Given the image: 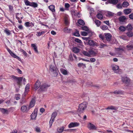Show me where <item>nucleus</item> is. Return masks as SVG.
<instances>
[{
    "instance_id": "nucleus-1",
    "label": "nucleus",
    "mask_w": 133,
    "mask_h": 133,
    "mask_svg": "<svg viewBox=\"0 0 133 133\" xmlns=\"http://www.w3.org/2000/svg\"><path fill=\"white\" fill-rule=\"evenodd\" d=\"M87 103L85 102H83L80 104L79 106V108L77 112L80 113H82L87 108Z\"/></svg>"
},
{
    "instance_id": "nucleus-2",
    "label": "nucleus",
    "mask_w": 133,
    "mask_h": 133,
    "mask_svg": "<svg viewBox=\"0 0 133 133\" xmlns=\"http://www.w3.org/2000/svg\"><path fill=\"white\" fill-rule=\"evenodd\" d=\"M111 67L112 70L115 73L119 74L122 73V70L119 69L118 66L115 64H112Z\"/></svg>"
},
{
    "instance_id": "nucleus-3",
    "label": "nucleus",
    "mask_w": 133,
    "mask_h": 133,
    "mask_svg": "<svg viewBox=\"0 0 133 133\" xmlns=\"http://www.w3.org/2000/svg\"><path fill=\"white\" fill-rule=\"evenodd\" d=\"M50 71L54 74V76H57L58 75V70L55 65L51 64L50 67Z\"/></svg>"
},
{
    "instance_id": "nucleus-4",
    "label": "nucleus",
    "mask_w": 133,
    "mask_h": 133,
    "mask_svg": "<svg viewBox=\"0 0 133 133\" xmlns=\"http://www.w3.org/2000/svg\"><path fill=\"white\" fill-rule=\"evenodd\" d=\"M12 78H13L15 81L17 82V84L19 85L21 84L23 79L22 77H17L14 75L12 76Z\"/></svg>"
},
{
    "instance_id": "nucleus-5",
    "label": "nucleus",
    "mask_w": 133,
    "mask_h": 133,
    "mask_svg": "<svg viewBox=\"0 0 133 133\" xmlns=\"http://www.w3.org/2000/svg\"><path fill=\"white\" fill-rule=\"evenodd\" d=\"M50 86L46 83H44L42 85L40 88L38 90V92L40 93L43 91H45L47 89L48 87Z\"/></svg>"
},
{
    "instance_id": "nucleus-6",
    "label": "nucleus",
    "mask_w": 133,
    "mask_h": 133,
    "mask_svg": "<svg viewBox=\"0 0 133 133\" xmlns=\"http://www.w3.org/2000/svg\"><path fill=\"white\" fill-rule=\"evenodd\" d=\"M25 5L31 6L34 8H37L38 6L36 3L34 2H31L28 0H25Z\"/></svg>"
},
{
    "instance_id": "nucleus-7",
    "label": "nucleus",
    "mask_w": 133,
    "mask_h": 133,
    "mask_svg": "<svg viewBox=\"0 0 133 133\" xmlns=\"http://www.w3.org/2000/svg\"><path fill=\"white\" fill-rule=\"evenodd\" d=\"M122 80L123 83L126 85H128L130 82L129 79L125 76L122 77Z\"/></svg>"
},
{
    "instance_id": "nucleus-8",
    "label": "nucleus",
    "mask_w": 133,
    "mask_h": 133,
    "mask_svg": "<svg viewBox=\"0 0 133 133\" xmlns=\"http://www.w3.org/2000/svg\"><path fill=\"white\" fill-rule=\"evenodd\" d=\"M38 109L35 108L33 112L31 115V119L32 120H35L37 115Z\"/></svg>"
},
{
    "instance_id": "nucleus-9",
    "label": "nucleus",
    "mask_w": 133,
    "mask_h": 133,
    "mask_svg": "<svg viewBox=\"0 0 133 133\" xmlns=\"http://www.w3.org/2000/svg\"><path fill=\"white\" fill-rule=\"evenodd\" d=\"M16 17L17 19L18 20L19 23H21L22 22L21 19L23 18V16L21 14L19 13H16Z\"/></svg>"
},
{
    "instance_id": "nucleus-10",
    "label": "nucleus",
    "mask_w": 133,
    "mask_h": 133,
    "mask_svg": "<svg viewBox=\"0 0 133 133\" xmlns=\"http://www.w3.org/2000/svg\"><path fill=\"white\" fill-rule=\"evenodd\" d=\"M79 124V123L77 122H71L69 124L68 127L69 128H71L78 127Z\"/></svg>"
},
{
    "instance_id": "nucleus-11",
    "label": "nucleus",
    "mask_w": 133,
    "mask_h": 133,
    "mask_svg": "<svg viewBox=\"0 0 133 133\" xmlns=\"http://www.w3.org/2000/svg\"><path fill=\"white\" fill-rule=\"evenodd\" d=\"M41 83L39 80H37L34 86V89L37 90L40 87H41Z\"/></svg>"
},
{
    "instance_id": "nucleus-12",
    "label": "nucleus",
    "mask_w": 133,
    "mask_h": 133,
    "mask_svg": "<svg viewBox=\"0 0 133 133\" xmlns=\"http://www.w3.org/2000/svg\"><path fill=\"white\" fill-rule=\"evenodd\" d=\"M7 50L12 56L14 58H16L18 60L19 59H20L18 56L13 53L8 48L7 49Z\"/></svg>"
},
{
    "instance_id": "nucleus-13",
    "label": "nucleus",
    "mask_w": 133,
    "mask_h": 133,
    "mask_svg": "<svg viewBox=\"0 0 133 133\" xmlns=\"http://www.w3.org/2000/svg\"><path fill=\"white\" fill-rule=\"evenodd\" d=\"M7 50L12 56L14 58H16L18 60L19 59H20L18 56L13 53L8 48L7 49Z\"/></svg>"
},
{
    "instance_id": "nucleus-14",
    "label": "nucleus",
    "mask_w": 133,
    "mask_h": 133,
    "mask_svg": "<svg viewBox=\"0 0 133 133\" xmlns=\"http://www.w3.org/2000/svg\"><path fill=\"white\" fill-rule=\"evenodd\" d=\"M88 127L90 130H96L97 128L93 124L91 123H89L88 124Z\"/></svg>"
},
{
    "instance_id": "nucleus-15",
    "label": "nucleus",
    "mask_w": 133,
    "mask_h": 133,
    "mask_svg": "<svg viewBox=\"0 0 133 133\" xmlns=\"http://www.w3.org/2000/svg\"><path fill=\"white\" fill-rule=\"evenodd\" d=\"M111 36V35L109 33L106 34L105 35V37L106 40L108 41H110Z\"/></svg>"
},
{
    "instance_id": "nucleus-16",
    "label": "nucleus",
    "mask_w": 133,
    "mask_h": 133,
    "mask_svg": "<svg viewBox=\"0 0 133 133\" xmlns=\"http://www.w3.org/2000/svg\"><path fill=\"white\" fill-rule=\"evenodd\" d=\"M113 93L116 95H123L124 93V91L120 90H117L113 92Z\"/></svg>"
},
{
    "instance_id": "nucleus-17",
    "label": "nucleus",
    "mask_w": 133,
    "mask_h": 133,
    "mask_svg": "<svg viewBox=\"0 0 133 133\" xmlns=\"http://www.w3.org/2000/svg\"><path fill=\"white\" fill-rule=\"evenodd\" d=\"M0 111L2 113L5 115H8L9 114V111L6 109L4 108H0Z\"/></svg>"
},
{
    "instance_id": "nucleus-18",
    "label": "nucleus",
    "mask_w": 133,
    "mask_h": 133,
    "mask_svg": "<svg viewBox=\"0 0 133 133\" xmlns=\"http://www.w3.org/2000/svg\"><path fill=\"white\" fill-rule=\"evenodd\" d=\"M31 46L33 48L35 52L37 54H38L39 52L37 50V47L36 45V44L35 43L32 44L31 45Z\"/></svg>"
},
{
    "instance_id": "nucleus-19",
    "label": "nucleus",
    "mask_w": 133,
    "mask_h": 133,
    "mask_svg": "<svg viewBox=\"0 0 133 133\" xmlns=\"http://www.w3.org/2000/svg\"><path fill=\"white\" fill-rule=\"evenodd\" d=\"M88 43L90 46H93L95 45L96 42L92 40H90L88 41Z\"/></svg>"
},
{
    "instance_id": "nucleus-20",
    "label": "nucleus",
    "mask_w": 133,
    "mask_h": 133,
    "mask_svg": "<svg viewBox=\"0 0 133 133\" xmlns=\"http://www.w3.org/2000/svg\"><path fill=\"white\" fill-rule=\"evenodd\" d=\"M117 107H115L112 105H111L110 106L108 107L107 108H106V110H116L118 109Z\"/></svg>"
},
{
    "instance_id": "nucleus-21",
    "label": "nucleus",
    "mask_w": 133,
    "mask_h": 133,
    "mask_svg": "<svg viewBox=\"0 0 133 133\" xmlns=\"http://www.w3.org/2000/svg\"><path fill=\"white\" fill-rule=\"evenodd\" d=\"M126 34L127 36L129 37H132L133 36V32L131 30L128 31Z\"/></svg>"
},
{
    "instance_id": "nucleus-22",
    "label": "nucleus",
    "mask_w": 133,
    "mask_h": 133,
    "mask_svg": "<svg viewBox=\"0 0 133 133\" xmlns=\"http://www.w3.org/2000/svg\"><path fill=\"white\" fill-rule=\"evenodd\" d=\"M108 2L110 4H116L118 2V0H108Z\"/></svg>"
},
{
    "instance_id": "nucleus-23",
    "label": "nucleus",
    "mask_w": 133,
    "mask_h": 133,
    "mask_svg": "<svg viewBox=\"0 0 133 133\" xmlns=\"http://www.w3.org/2000/svg\"><path fill=\"white\" fill-rule=\"evenodd\" d=\"M35 103V99H32L29 105L30 108H32L34 106Z\"/></svg>"
},
{
    "instance_id": "nucleus-24",
    "label": "nucleus",
    "mask_w": 133,
    "mask_h": 133,
    "mask_svg": "<svg viewBox=\"0 0 133 133\" xmlns=\"http://www.w3.org/2000/svg\"><path fill=\"white\" fill-rule=\"evenodd\" d=\"M30 85L29 84H27L25 86V95L26 94H27L30 91Z\"/></svg>"
},
{
    "instance_id": "nucleus-25",
    "label": "nucleus",
    "mask_w": 133,
    "mask_h": 133,
    "mask_svg": "<svg viewBox=\"0 0 133 133\" xmlns=\"http://www.w3.org/2000/svg\"><path fill=\"white\" fill-rule=\"evenodd\" d=\"M55 6L54 5H51L48 6V8L49 10L53 12H54L55 10Z\"/></svg>"
},
{
    "instance_id": "nucleus-26",
    "label": "nucleus",
    "mask_w": 133,
    "mask_h": 133,
    "mask_svg": "<svg viewBox=\"0 0 133 133\" xmlns=\"http://www.w3.org/2000/svg\"><path fill=\"white\" fill-rule=\"evenodd\" d=\"M61 72L63 75H66L68 74L67 71L63 68H61L60 69Z\"/></svg>"
},
{
    "instance_id": "nucleus-27",
    "label": "nucleus",
    "mask_w": 133,
    "mask_h": 133,
    "mask_svg": "<svg viewBox=\"0 0 133 133\" xmlns=\"http://www.w3.org/2000/svg\"><path fill=\"white\" fill-rule=\"evenodd\" d=\"M34 26V24L32 23H30L29 22H25V26L27 27H32Z\"/></svg>"
},
{
    "instance_id": "nucleus-28",
    "label": "nucleus",
    "mask_w": 133,
    "mask_h": 133,
    "mask_svg": "<svg viewBox=\"0 0 133 133\" xmlns=\"http://www.w3.org/2000/svg\"><path fill=\"white\" fill-rule=\"evenodd\" d=\"M131 12V10L130 9H126L124 10V12L125 14L128 15Z\"/></svg>"
},
{
    "instance_id": "nucleus-29",
    "label": "nucleus",
    "mask_w": 133,
    "mask_h": 133,
    "mask_svg": "<svg viewBox=\"0 0 133 133\" xmlns=\"http://www.w3.org/2000/svg\"><path fill=\"white\" fill-rule=\"evenodd\" d=\"M72 35L77 37H79L80 36L79 31L77 30H76L73 33Z\"/></svg>"
},
{
    "instance_id": "nucleus-30",
    "label": "nucleus",
    "mask_w": 133,
    "mask_h": 133,
    "mask_svg": "<svg viewBox=\"0 0 133 133\" xmlns=\"http://www.w3.org/2000/svg\"><path fill=\"white\" fill-rule=\"evenodd\" d=\"M77 22L79 24L82 25H84L85 24L84 21L83 20L81 19H78Z\"/></svg>"
},
{
    "instance_id": "nucleus-31",
    "label": "nucleus",
    "mask_w": 133,
    "mask_h": 133,
    "mask_svg": "<svg viewBox=\"0 0 133 133\" xmlns=\"http://www.w3.org/2000/svg\"><path fill=\"white\" fill-rule=\"evenodd\" d=\"M72 51L75 53H78L79 52V49L76 47H74L72 48Z\"/></svg>"
},
{
    "instance_id": "nucleus-32",
    "label": "nucleus",
    "mask_w": 133,
    "mask_h": 133,
    "mask_svg": "<svg viewBox=\"0 0 133 133\" xmlns=\"http://www.w3.org/2000/svg\"><path fill=\"white\" fill-rule=\"evenodd\" d=\"M126 17L124 16H122L119 18V21L121 22H124L126 19Z\"/></svg>"
},
{
    "instance_id": "nucleus-33",
    "label": "nucleus",
    "mask_w": 133,
    "mask_h": 133,
    "mask_svg": "<svg viewBox=\"0 0 133 133\" xmlns=\"http://www.w3.org/2000/svg\"><path fill=\"white\" fill-rule=\"evenodd\" d=\"M82 59L84 61L88 62H90V61L92 62H94L96 61V59H95V58H90V61L89 60L85 59Z\"/></svg>"
},
{
    "instance_id": "nucleus-34",
    "label": "nucleus",
    "mask_w": 133,
    "mask_h": 133,
    "mask_svg": "<svg viewBox=\"0 0 133 133\" xmlns=\"http://www.w3.org/2000/svg\"><path fill=\"white\" fill-rule=\"evenodd\" d=\"M129 3L127 2H124L122 4V6L123 7H127L129 5Z\"/></svg>"
},
{
    "instance_id": "nucleus-35",
    "label": "nucleus",
    "mask_w": 133,
    "mask_h": 133,
    "mask_svg": "<svg viewBox=\"0 0 133 133\" xmlns=\"http://www.w3.org/2000/svg\"><path fill=\"white\" fill-rule=\"evenodd\" d=\"M127 28L123 26H121L119 28V29L121 31L124 32L126 30Z\"/></svg>"
},
{
    "instance_id": "nucleus-36",
    "label": "nucleus",
    "mask_w": 133,
    "mask_h": 133,
    "mask_svg": "<svg viewBox=\"0 0 133 133\" xmlns=\"http://www.w3.org/2000/svg\"><path fill=\"white\" fill-rule=\"evenodd\" d=\"M89 54L90 55V57H91V55H95L96 54L95 51L92 50L89 51Z\"/></svg>"
},
{
    "instance_id": "nucleus-37",
    "label": "nucleus",
    "mask_w": 133,
    "mask_h": 133,
    "mask_svg": "<svg viewBox=\"0 0 133 133\" xmlns=\"http://www.w3.org/2000/svg\"><path fill=\"white\" fill-rule=\"evenodd\" d=\"M95 22L98 27L101 24V22L98 20L96 19L95 20Z\"/></svg>"
},
{
    "instance_id": "nucleus-38",
    "label": "nucleus",
    "mask_w": 133,
    "mask_h": 133,
    "mask_svg": "<svg viewBox=\"0 0 133 133\" xmlns=\"http://www.w3.org/2000/svg\"><path fill=\"white\" fill-rule=\"evenodd\" d=\"M64 128L63 126L60 128H57V130L58 132L61 133L63 131Z\"/></svg>"
},
{
    "instance_id": "nucleus-39",
    "label": "nucleus",
    "mask_w": 133,
    "mask_h": 133,
    "mask_svg": "<svg viewBox=\"0 0 133 133\" xmlns=\"http://www.w3.org/2000/svg\"><path fill=\"white\" fill-rule=\"evenodd\" d=\"M113 15L114 14L112 12L110 11H108L107 12L106 14V16L109 17L112 16H113Z\"/></svg>"
},
{
    "instance_id": "nucleus-40",
    "label": "nucleus",
    "mask_w": 133,
    "mask_h": 133,
    "mask_svg": "<svg viewBox=\"0 0 133 133\" xmlns=\"http://www.w3.org/2000/svg\"><path fill=\"white\" fill-rule=\"evenodd\" d=\"M82 53L84 55L88 57H90V55L89 54V51L87 52L86 51H83Z\"/></svg>"
},
{
    "instance_id": "nucleus-41",
    "label": "nucleus",
    "mask_w": 133,
    "mask_h": 133,
    "mask_svg": "<svg viewBox=\"0 0 133 133\" xmlns=\"http://www.w3.org/2000/svg\"><path fill=\"white\" fill-rule=\"evenodd\" d=\"M97 17L99 19H102L103 18V16L100 13H98L96 15Z\"/></svg>"
},
{
    "instance_id": "nucleus-42",
    "label": "nucleus",
    "mask_w": 133,
    "mask_h": 133,
    "mask_svg": "<svg viewBox=\"0 0 133 133\" xmlns=\"http://www.w3.org/2000/svg\"><path fill=\"white\" fill-rule=\"evenodd\" d=\"M128 50H131L133 49V45H128L126 46Z\"/></svg>"
},
{
    "instance_id": "nucleus-43",
    "label": "nucleus",
    "mask_w": 133,
    "mask_h": 133,
    "mask_svg": "<svg viewBox=\"0 0 133 133\" xmlns=\"http://www.w3.org/2000/svg\"><path fill=\"white\" fill-rule=\"evenodd\" d=\"M127 30L129 31H132L133 28L131 24H128L127 26Z\"/></svg>"
},
{
    "instance_id": "nucleus-44",
    "label": "nucleus",
    "mask_w": 133,
    "mask_h": 133,
    "mask_svg": "<svg viewBox=\"0 0 133 133\" xmlns=\"http://www.w3.org/2000/svg\"><path fill=\"white\" fill-rule=\"evenodd\" d=\"M57 114L56 112H54L51 115V119H54L55 120V118L56 117Z\"/></svg>"
},
{
    "instance_id": "nucleus-45",
    "label": "nucleus",
    "mask_w": 133,
    "mask_h": 133,
    "mask_svg": "<svg viewBox=\"0 0 133 133\" xmlns=\"http://www.w3.org/2000/svg\"><path fill=\"white\" fill-rule=\"evenodd\" d=\"M78 66L79 67H82L83 68H85V65L83 63H79L78 64Z\"/></svg>"
},
{
    "instance_id": "nucleus-46",
    "label": "nucleus",
    "mask_w": 133,
    "mask_h": 133,
    "mask_svg": "<svg viewBox=\"0 0 133 133\" xmlns=\"http://www.w3.org/2000/svg\"><path fill=\"white\" fill-rule=\"evenodd\" d=\"M101 28L103 30H105L108 29V27L106 25H103L101 27Z\"/></svg>"
},
{
    "instance_id": "nucleus-47",
    "label": "nucleus",
    "mask_w": 133,
    "mask_h": 133,
    "mask_svg": "<svg viewBox=\"0 0 133 133\" xmlns=\"http://www.w3.org/2000/svg\"><path fill=\"white\" fill-rule=\"evenodd\" d=\"M4 32L7 35H9L11 34L10 31L7 29L5 30Z\"/></svg>"
},
{
    "instance_id": "nucleus-48",
    "label": "nucleus",
    "mask_w": 133,
    "mask_h": 133,
    "mask_svg": "<svg viewBox=\"0 0 133 133\" xmlns=\"http://www.w3.org/2000/svg\"><path fill=\"white\" fill-rule=\"evenodd\" d=\"M63 30L65 32L70 33V30L67 27H65L64 29Z\"/></svg>"
},
{
    "instance_id": "nucleus-49",
    "label": "nucleus",
    "mask_w": 133,
    "mask_h": 133,
    "mask_svg": "<svg viewBox=\"0 0 133 133\" xmlns=\"http://www.w3.org/2000/svg\"><path fill=\"white\" fill-rule=\"evenodd\" d=\"M54 119H51H51L50 120L49 122V125L50 126V128H51V126L52 123L53 122H54Z\"/></svg>"
},
{
    "instance_id": "nucleus-50",
    "label": "nucleus",
    "mask_w": 133,
    "mask_h": 133,
    "mask_svg": "<svg viewBox=\"0 0 133 133\" xmlns=\"http://www.w3.org/2000/svg\"><path fill=\"white\" fill-rule=\"evenodd\" d=\"M82 30H85L86 31H88L89 30V29L86 26H83L82 27Z\"/></svg>"
},
{
    "instance_id": "nucleus-51",
    "label": "nucleus",
    "mask_w": 133,
    "mask_h": 133,
    "mask_svg": "<svg viewBox=\"0 0 133 133\" xmlns=\"http://www.w3.org/2000/svg\"><path fill=\"white\" fill-rule=\"evenodd\" d=\"M75 41L77 43H82V42L81 41L80 39H79L78 38H75Z\"/></svg>"
},
{
    "instance_id": "nucleus-52",
    "label": "nucleus",
    "mask_w": 133,
    "mask_h": 133,
    "mask_svg": "<svg viewBox=\"0 0 133 133\" xmlns=\"http://www.w3.org/2000/svg\"><path fill=\"white\" fill-rule=\"evenodd\" d=\"M99 46L100 48H103L105 46H106L107 45L103 43H101L99 44Z\"/></svg>"
},
{
    "instance_id": "nucleus-53",
    "label": "nucleus",
    "mask_w": 133,
    "mask_h": 133,
    "mask_svg": "<svg viewBox=\"0 0 133 133\" xmlns=\"http://www.w3.org/2000/svg\"><path fill=\"white\" fill-rule=\"evenodd\" d=\"M121 38L122 39L125 40H128V38L126 36H122L121 37Z\"/></svg>"
},
{
    "instance_id": "nucleus-54",
    "label": "nucleus",
    "mask_w": 133,
    "mask_h": 133,
    "mask_svg": "<svg viewBox=\"0 0 133 133\" xmlns=\"http://www.w3.org/2000/svg\"><path fill=\"white\" fill-rule=\"evenodd\" d=\"M20 95L19 94H16L15 96V97L16 100H18L20 99Z\"/></svg>"
},
{
    "instance_id": "nucleus-55",
    "label": "nucleus",
    "mask_w": 133,
    "mask_h": 133,
    "mask_svg": "<svg viewBox=\"0 0 133 133\" xmlns=\"http://www.w3.org/2000/svg\"><path fill=\"white\" fill-rule=\"evenodd\" d=\"M81 34L82 35L84 36H86L88 35L87 33L85 31L82 32Z\"/></svg>"
},
{
    "instance_id": "nucleus-56",
    "label": "nucleus",
    "mask_w": 133,
    "mask_h": 133,
    "mask_svg": "<svg viewBox=\"0 0 133 133\" xmlns=\"http://www.w3.org/2000/svg\"><path fill=\"white\" fill-rule=\"evenodd\" d=\"M116 7L117 8L120 9H121L123 6L122 5H121V3H118Z\"/></svg>"
},
{
    "instance_id": "nucleus-57",
    "label": "nucleus",
    "mask_w": 133,
    "mask_h": 133,
    "mask_svg": "<svg viewBox=\"0 0 133 133\" xmlns=\"http://www.w3.org/2000/svg\"><path fill=\"white\" fill-rule=\"evenodd\" d=\"M9 11H13L14 9L12 6L10 5H8Z\"/></svg>"
},
{
    "instance_id": "nucleus-58",
    "label": "nucleus",
    "mask_w": 133,
    "mask_h": 133,
    "mask_svg": "<svg viewBox=\"0 0 133 133\" xmlns=\"http://www.w3.org/2000/svg\"><path fill=\"white\" fill-rule=\"evenodd\" d=\"M35 131L37 132H40L41 130L40 128L39 127H36L35 128Z\"/></svg>"
},
{
    "instance_id": "nucleus-59",
    "label": "nucleus",
    "mask_w": 133,
    "mask_h": 133,
    "mask_svg": "<svg viewBox=\"0 0 133 133\" xmlns=\"http://www.w3.org/2000/svg\"><path fill=\"white\" fill-rule=\"evenodd\" d=\"M64 22L66 25H68L69 24V22L67 19H65L64 20Z\"/></svg>"
},
{
    "instance_id": "nucleus-60",
    "label": "nucleus",
    "mask_w": 133,
    "mask_h": 133,
    "mask_svg": "<svg viewBox=\"0 0 133 133\" xmlns=\"http://www.w3.org/2000/svg\"><path fill=\"white\" fill-rule=\"evenodd\" d=\"M21 110L23 112H25V106L23 105L22 106L21 108Z\"/></svg>"
},
{
    "instance_id": "nucleus-61",
    "label": "nucleus",
    "mask_w": 133,
    "mask_h": 133,
    "mask_svg": "<svg viewBox=\"0 0 133 133\" xmlns=\"http://www.w3.org/2000/svg\"><path fill=\"white\" fill-rule=\"evenodd\" d=\"M70 6V4L68 3H65V8H68Z\"/></svg>"
},
{
    "instance_id": "nucleus-62",
    "label": "nucleus",
    "mask_w": 133,
    "mask_h": 133,
    "mask_svg": "<svg viewBox=\"0 0 133 133\" xmlns=\"http://www.w3.org/2000/svg\"><path fill=\"white\" fill-rule=\"evenodd\" d=\"M31 108H30V106H29L28 107L25 106V112L28 111Z\"/></svg>"
},
{
    "instance_id": "nucleus-63",
    "label": "nucleus",
    "mask_w": 133,
    "mask_h": 133,
    "mask_svg": "<svg viewBox=\"0 0 133 133\" xmlns=\"http://www.w3.org/2000/svg\"><path fill=\"white\" fill-rule=\"evenodd\" d=\"M129 18L131 19H133V13L130 14L129 16Z\"/></svg>"
},
{
    "instance_id": "nucleus-64",
    "label": "nucleus",
    "mask_w": 133,
    "mask_h": 133,
    "mask_svg": "<svg viewBox=\"0 0 133 133\" xmlns=\"http://www.w3.org/2000/svg\"><path fill=\"white\" fill-rule=\"evenodd\" d=\"M45 110L44 108H41L40 109V111L42 113H43L45 111Z\"/></svg>"
}]
</instances>
